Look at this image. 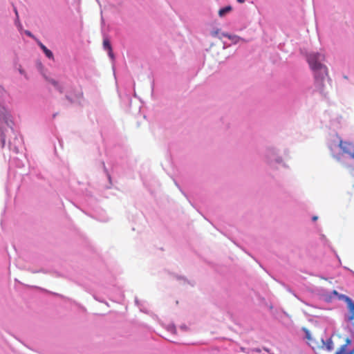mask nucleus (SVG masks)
Instances as JSON below:
<instances>
[{
	"label": "nucleus",
	"instance_id": "nucleus-3",
	"mask_svg": "<svg viewBox=\"0 0 354 354\" xmlns=\"http://www.w3.org/2000/svg\"><path fill=\"white\" fill-rule=\"evenodd\" d=\"M38 45L43 50L46 57H48L49 59H54L53 53L49 49H48L41 42L38 41Z\"/></svg>",
	"mask_w": 354,
	"mask_h": 354
},
{
	"label": "nucleus",
	"instance_id": "nucleus-1",
	"mask_svg": "<svg viewBox=\"0 0 354 354\" xmlns=\"http://www.w3.org/2000/svg\"><path fill=\"white\" fill-rule=\"evenodd\" d=\"M307 60L314 72L316 85L322 91L323 81L328 76L327 68L322 63L324 60V56L318 53H313L308 55Z\"/></svg>",
	"mask_w": 354,
	"mask_h": 354
},
{
	"label": "nucleus",
	"instance_id": "nucleus-13",
	"mask_svg": "<svg viewBox=\"0 0 354 354\" xmlns=\"http://www.w3.org/2000/svg\"><path fill=\"white\" fill-rule=\"evenodd\" d=\"M317 218H317V216H314L313 217V221H317Z\"/></svg>",
	"mask_w": 354,
	"mask_h": 354
},
{
	"label": "nucleus",
	"instance_id": "nucleus-10",
	"mask_svg": "<svg viewBox=\"0 0 354 354\" xmlns=\"http://www.w3.org/2000/svg\"><path fill=\"white\" fill-rule=\"evenodd\" d=\"M219 29H217L216 30H214L212 32V35L213 37H216L218 35Z\"/></svg>",
	"mask_w": 354,
	"mask_h": 354
},
{
	"label": "nucleus",
	"instance_id": "nucleus-9",
	"mask_svg": "<svg viewBox=\"0 0 354 354\" xmlns=\"http://www.w3.org/2000/svg\"><path fill=\"white\" fill-rule=\"evenodd\" d=\"M347 349H338L335 354H354V349H352L349 352L346 351Z\"/></svg>",
	"mask_w": 354,
	"mask_h": 354
},
{
	"label": "nucleus",
	"instance_id": "nucleus-5",
	"mask_svg": "<svg viewBox=\"0 0 354 354\" xmlns=\"http://www.w3.org/2000/svg\"><path fill=\"white\" fill-rule=\"evenodd\" d=\"M104 48L108 50L110 57H113L112 48L110 41L107 39H104L103 41Z\"/></svg>",
	"mask_w": 354,
	"mask_h": 354
},
{
	"label": "nucleus",
	"instance_id": "nucleus-4",
	"mask_svg": "<svg viewBox=\"0 0 354 354\" xmlns=\"http://www.w3.org/2000/svg\"><path fill=\"white\" fill-rule=\"evenodd\" d=\"M323 343L326 351H331L333 350L334 344L331 338L328 339L325 342H323Z\"/></svg>",
	"mask_w": 354,
	"mask_h": 354
},
{
	"label": "nucleus",
	"instance_id": "nucleus-2",
	"mask_svg": "<svg viewBox=\"0 0 354 354\" xmlns=\"http://www.w3.org/2000/svg\"><path fill=\"white\" fill-rule=\"evenodd\" d=\"M339 147L342 150L343 153L349 155L354 159V145L352 142L341 140Z\"/></svg>",
	"mask_w": 354,
	"mask_h": 354
},
{
	"label": "nucleus",
	"instance_id": "nucleus-12",
	"mask_svg": "<svg viewBox=\"0 0 354 354\" xmlns=\"http://www.w3.org/2000/svg\"><path fill=\"white\" fill-rule=\"evenodd\" d=\"M26 34L27 35H28L29 37H32V35L31 32H29V31H26Z\"/></svg>",
	"mask_w": 354,
	"mask_h": 354
},
{
	"label": "nucleus",
	"instance_id": "nucleus-8",
	"mask_svg": "<svg viewBox=\"0 0 354 354\" xmlns=\"http://www.w3.org/2000/svg\"><path fill=\"white\" fill-rule=\"evenodd\" d=\"M232 10L231 6H226L223 8H221L218 11V15L222 17H223L226 13L229 12Z\"/></svg>",
	"mask_w": 354,
	"mask_h": 354
},
{
	"label": "nucleus",
	"instance_id": "nucleus-11",
	"mask_svg": "<svg viewBox=\"0 0 354 354\" xmlns=\"http://www.w3.org/2000/svg\"><path fill=\"white\" fill-rule=\"evenodd\" d=\"M51 83L56 87L58 88V83L55 80H51Z\"/></svg>",
	"mask_w": 354,
	"mask_h": 354
},
{
	"label": "nucleus",
	"instance_id": "nucleus-6",
	"mask_svg": "<svg viewBox=\"0 0 354 354\" xmlns=\"http://www.w3.org/2000/svg\"><path fill=\"white\" fill-rule=\"evenodd\" d=\"M8 113L7 111V110L0 104V120H5L6 122H7V119H8Z\"/></svg>",
	"mask_w": 354,
	"mask_h": 354
},
{
	"label": "nucleus",
	"instance_id": "nucleus-14",
	"mask_svg": "<svg viewBox=\"0 0 354 354\" xmlns=\"http://www.w3.org/2000/svg\"><path fill=\"white\" fill-rule=\"evenodd\" d=\"M245 0H237V1H238L239 3H243V2H245Z\"/></svg>",
	"mask_w": 354,
	"mask_h": 354
},
{
	"label": "nucleus",
	"instance_id": "nucleus-7",
	"mask_svg": "<svg viewBox=\"0 0 354 354\" xmlns=\"http://www.w3.org/2000/svg\"><path fill=\"white\" fill-rule=\"evenodd\" d=\"M222 35L225 37H227L229 38L230 40H232V41L234 44L239 42L241 39L238 37V36H236V35H230L229 34L227 33H223Z\"/></svg>",
	"mask_w": 354,
	"mask_h": 354
}]
</instances>
